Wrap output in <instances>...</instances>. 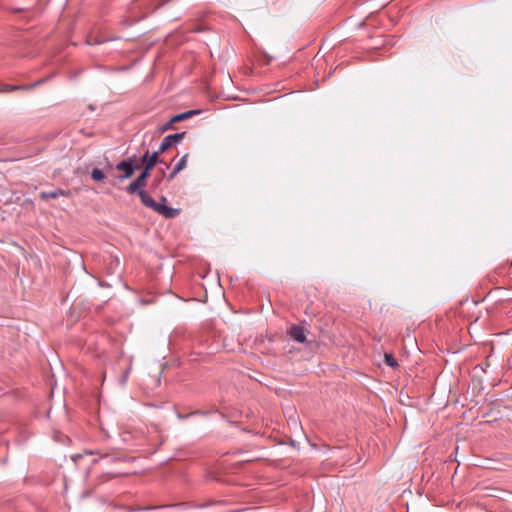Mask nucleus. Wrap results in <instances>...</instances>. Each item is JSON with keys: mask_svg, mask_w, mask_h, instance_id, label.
Segmentation results:
<instances>
[{"mask_svg": "<svg viewBox=\"0 0 512 512\" xmlns=\"http://www.w3.org/2000/svg\"><path fill=\"white\" fill-rule=\"evenodd\" d=\"M158 162H160L158 152H153L152 154H149V151H146L142 157L144 169L142 173L126 187V191L129 194H135L136 190L145 188L147 184V178L150 176L151 171Z\"/></svg>", "mask_w": 512, "mask_h": 512, "instance_id": "1", "label": "nucleus"}, {"mask_svg": "<svg viewBox=\"0 0 512 512\" xmlns=\"http://www.w3.org/2000/svg\"><path fill=\"white\" fill-rule=\"evenodd\" d=\"M136 194L139 195L141 202L144 206L151 208L158 214L164 216L165 218L171 219L176 217L179 214L178 209H174L166 206L164 203H157L145 190L141 188L140 190L135 191Z\"/></svg>", "mask_w": 512, "mask_h": 512, "instance_id": "2", "label": "nucleus"}, {"mask_svg": "<svg viewBox=\"0 0 512 512\" xmlns=\"http://www.w3.org/2000/svg\"><path fill=\"white\" fill-rule=\"evenodd\" d=\"M116 170L124 172V174L120 177L121 179L130 178L135 171V167L133 165V159L130 158V159L121 161L120 163H118L116 165Z\"/></svg>", "mask_w": 512, "mask_h": 512, "instance_id": "3", "label": "nucleus"}, {"mask_svg": "<svg viewBox=\"0 0 512 512\" xmlns=\"http://www.w3.org/2000/svg\"><path fill=\"white\" fill-rule=\"evenodd\" d=\"M288 334L289 336L299 342V343H304L306 341V335H305V330L303 327H300V326H292L289 331H288Z\"/></svg>", "mask_w": 512, "mask_h": 512, "instance_id": "4", "label": "nucleus"}, {"mask_svg": "<svg viewBox=\"0 0 512 512\" xmlns=\"http://www.w3.org/2000/svg\"><path fill=\"white\" fill-rule=\"evenodd\" d=\"M188 156V154H185L179 159L172 172L168 175V180L174 179L179 172L186 168Z\"/></svg>", "mask_w": 512, "mask_h": 512, "instance_id": "5", "label": "nucleus"}, {"mask_svg": "<svg viewBox=\"0 0 512 512\" xmlns=\"http://www.w3.org/2000/svg\"><path fill=\"white\" fill-rule=\"evenodd\" d=\"M59 196L69 197L70 196V191L62 190V189H56L54 191L41 192L40 193V198L44 199V200L50 199V198H57Z\"/></svg>", "mask_w": 512, "mask_h": 512, "instance_id": "6", "label": "nucleus"}, {"mask_svg": "<svg viewBox=\"0 0 512 512\" xmlns=\"http://www.w3.org/2000/svg\"><path fill=\"white\" fill-rule=\"evenodd\" d=\"M199 112L200 111H198V110H190V111L175 115L171 118V122L176 123L179 121L186 120V119L190 118L191 116L198 114Z\"/></svg>", "mask_w": 512, "mask_h": 512, "instance_id": "7", "label": "nucleus"}, {"mask_svg": "<svg viewBox=\"0 0 512 512\" xmlns=\"http://www.w3.org/2000/svg\"><path fill=\"white\" fill-rule=\"evenodd\" d=\"M39 82H36L32 85V87L36 86ZM31 86H17V85H4L2 90L3 92H10V91H16V90H23V89H29Z\"/></svg>", "mask_w": 512, "mask_h": 512, "instance_id": "8", "label": "nucleus"}, {"mask_svg": "<svg viewBox=\"0 0 512 512\" xmlns=\"http://www.w3.org/2000/svg\"><path fill=\"white\" fill-rule=\"evenodd\" d=\"M91 178L96 182H101L105 179V174L102 170L94 168L91 172Z\"/></svg>", "mask_w": 512, "mask_h": 512, "instance_id": "9", "label": "nucleus"}, {"mask_svg": "<svg viewBox=\"0 0 512 512\" xmlns=\"http://www.w3.org/2000/svg\"><path fill=\"white\" fill-rule=\"evenodd\" d=\"M173 145L171 143V141L168 139V137H164V139L162 140L160 146H159V150L157 151L158 152V155L160 153H164L165 151H167L169 148H171Z\"/></svg>", "mask_w": 512, "mask_h": 512, "instance_id": "10", "label": "nucleus"}, {"mask_svg": "<svg viewBox=\"0 0 512 512\" xmlns=\"http://www.w3.org/2000/svg\"><path fill=\"white\" fill-rule=\"evenodd\" d=\"M384 361L388 366H390L392 368H395L398 366V362H397L396 358L390 353H385Z\"/></svg>", "mask_w": 512, "mask_h": 512, "instance_id": "11", "label": "nucleus"}, {"mask_svg": "<svg viewBox=\"0 0 512 512\" xmlns=\"http://www.w3.org/2000/svg\"><path fill=\"white\" fill-rule=\"evenodd\" d=\"M185 136V132H181V133H175V134H171V135H168V139L171 141L172 145H175L177 143H179Z\"/></svg>", "mask_w": 512, "mask_h": 512, "instance_id": "12", "label": "nucleus"}, {"mask_svg": "<svg viewBox=\"0 0 512 512\" xmlns=\"http://www.w3.org/2000/svg\"><path fill=\"white\" fill-rule=\"evenodd\" d=\"M174 122H171V119L162 127V131H166L171 128L172 124Z\"/></svg>", "mask_w": 512, "mask_h": 512, "instance_id": "13", "label": "nucleus"}, {"mask_svg": "<svg viewBox=\"0 0 512 512\" xmlns=\"http://www.w3.org/2000/svg\"><path fill=\"white\" fill-rule=\"evenodd\" d=\"M127 377H128V371H126V373H125V375H124V378H123V380H122V382H123V383H124V382H126Z\"/></svg>", "mask_w": 512, "mask_h": 512, "instance_id": "14", "label": "nucleus"}]
</instances>
